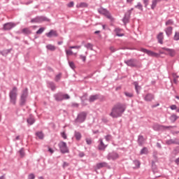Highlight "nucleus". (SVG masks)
I'll return each mask as SVG.
<instances>
[{
	"label": "nucleus",
	"instance_id": "49",
	"mask_svg": "<svg viewBox=\"0 0 179 179\" xmlns=\"http://www.w3.org/2000/svg\"><path fill=\"white\" fill-rule=\"evenodd\" d=\"M71 99V96H69L67 94H63V100H69Z\"/></svg>",
	"mask_w": 179,
	"mask_h": 179
},
{
	"label": "nucleus",
	"instance_id": "53",
	"mask_svg": "<svg viewBox=\"0 0 179 179\" xmlns=\"http://www.w3.org/2000/svg\"><path fill=\"white\" fill-rule=\"evenodd\" d=\"M80 8H87V3H80Z\"/></svg>",
	"mask_w": 179,
	"mask_h": 179
},
{
	"label": "nucleus",
	"instance_id": "37",
	"mask_svg": "<svg viewBox=\"0 0 179 179\" xmlns=\"http://www.w3.org/2000/svg\"><path fill=\"white\" fill-rule=\"evenodd\" d=\"M80 99L82 103H85V100H87V93H85L82 96H80Z\"/></svg>",
	"mask_w": 179,
	"mask_h": 179
},
{
	"label": "nucleus",
	"instance_id": "16",
	"mask_svg": "<svg viewBox=\"0 0 179 179\" xmlns=\"http://www.w3.org/2000/svg\"><path fill=\"white\" fill-rule=\"evenodd\" d=\"M45 36H47L49 38H51V37H58V33L57 31L51 29L48 33L45 34Z\"/></svg>",
	"mask_w": 179,
	"mask_h": 179
},
{
	"label": "nucleus",
	"instance_id": "45",
	"mask_svg": "<svg viewBox=\"0 0 179 179\" xmlns=\"http://www.w3.org/2000/svg\"><path fill=\"white\" fill-rule=\"evenodd\" d=\"M166 26H171V24H174V21L173 20H169L165 23Z\"/></svg>",
	"mask_w": 179,
	"mask_h": 179
},
{
	"label": "nucleus",
	"instance_id": "24",
	"mask_svg": "<svg viewBox=\"0 0 179 179\" xmlns=\"http://www.w3.org/2000/svg\"><path fill=\"white\" fill-rule=\"evenodd\" d=\"M96 100H99V94L91 95L89 99L90 103H93V101H96Z\"/></svg>",
	"mask_w": 179,
	"mask_h": 179
},
{
	"label": "nucleus",
	"instance_id": "10",
	"mask_svg": "<svg viewBox=\"0 0 179 179\" xmlns=\"http://www.w3.org/2000/svg\"><path fill=\"white\" fill-rule=\"evenodd\" d=\"M99 13L101 15H103L104 16H106L108 19H113V17L111 16V14L107 10L106 8H100L98 9Z\"/></svg>",
	"mask_w": 179,
	"mask_h": 179
},
{
	"label": "nucleus",
	"instance_id": "13",
	"mask_svg": "<svg viewBox=\"0 0 179 179\" xmlns=\"http://www.w3.org/2000/svg\"><path fill=\"white\" fill-rule=\"evenodd\" d=\"M161 50H164V51H166L170 57H176V50L174 49H170L169 48H162Z\"/></svg>",
	"mask_w": 179,
	"mask_h": 179
},
{
	"label": "nucleus",
	"instance_id": "17",
	"mask_svg": "<svg viewBox=\"0 0 179 179\" xmlns=\"http://www.w3.org/2000/svg\"><path fill=\"white\" fill-rule=\"evenodd\" d=\"M54 97L56 101H62V100H64V94H62V92H59L54 94Z\"/></svg>",
	"mask_w": 179,
	"mask_h": 179
},
{
	"label": "nucleus",
	"instance_id": "26",
	"mask_svg": "<svg viewBox=\"0 0 179 179\" xmlns=\"http://www.w3.org/2000/svg\"><path fill=\"white\" fill-rule=\"evenodd\" d=\"M27 122L29 125H33V124L36 122V120L34 119V117H33V116L30 115L29 117L27 120Z\"/></svg>",
	"mask_w": 179,
	"mask_h": 179
},
{
	"label": "nucleus",
	"instance_id": "52",
	"mask_svg": "<svg viewBox=\"0 0 179 179\" xmlns=\"http://www.w3.org/2000/svg\"><path fill=\"white\" fill-rule=\"evenodd\" d=\"M34 178H36V176H34V173H30L28 176V179H34Z\"/></svg>",
	"mask_w": 179,
	"mask_h": 179
},
{
	"label": "nucleus",
	"instance_id": "39",
	"mask_svg": "<svg viewBox=\"0 0 179 179\" xmlns=\"http://www.w3.org/2000/svg\"><path fill=\"white\" fill-rule=\"evenodd\" d=\"M135 8H137V9H139L140 10H143V6H142V3L141 2H138L136 6H135Z\"/></svg>",
	"mask_w": 179,
	"mask_h": 179
},
{
	"label": "nucleus",
	"instance_id": "19",
	"mask_svg": "<svg viewBox=\"0 0 179 179\" xmlns=\"http://www.w3.org/2000/svg\"><path fill=\"white\" fill-rule=\"evenodd\" d=\"M106 148H107V145H106L103 142V138H100L99 144L98 145L99 150H106Z\"/></svg>",
	"mask_w": 179,
	"mask_h": 179
},
{
	"label": "nucleus",
	"instance_id": "5",
	"mask_svg": "<svg viewBox=\"0 0 179 179\" xmlns=\"http://www.w3.org/2000/svg\"><path fill=\"white\" fill-rule=\"evenodd\" d=\"M176 126H164L159 124H155L152 126L154 131H165V129H170V128H174Z\"/></svg>",
	"mask_w": 179,
	"mask_h": 179
},
{
	"label": "nucleus",
	"instance_id": "2",
	"mask_svg": "<svg viewBox=\"0 0 179 179\" xmlns=\"http://www.w3.org/2000/svg\"><path fill=\"white\" fill-rule=\"evenodd\" d=\"M10 102L12 104H16V100L17 99V87H13L12 90L9 93Z\"/></svg>",
	"mask_w": 179,
	"mask_h": 179
},
{
	"label": "nucleus",
	"instance_id": "27",
	"mask_svg": "<svg viewBox=\"0 0 179 179\" xmlns=\"http://www.w3.org/2000/svg\"><path fill=\"white\" fill-rule=\"evenodd\" d=\"M161 2V0H152V5H151V9L154 10L155 8L157 6V3Z\"/></svg>",
	"mask_w": 179,
	"mask_h": 179
},
{
	"label": "nucleus",
	"instance_id": "34",
	"mask_svg": "<svg viewBox=\"0 0 179 179\" xmlns=\"http://www.w3.org/2000/svg\"><path fill=\"white\" fill-rule=\"evenodd\" d=\"M36 136H38L39 139H44V134H43V132L41 131L36 132Z\"/></svg>",
	"mask_w": 179,
	"mask_h": 179
},
{
	"label": "nucleus",
	"instance_id": "35",
	"mask_svg": "<svg viewBox=\"0 0 179 179\" xmlns=\"http://www.w3.org/2000/svg\"><path fill=\"white\" fill-rule=\"evenodd\" d=\"M85 48H87L88 50H91V51H93V44L88 43L84 45Z\"/></svg>",
	"mask_w": 179,
	"mask_h": 179
},
{
	"label": "nucleus",
	"instance_id": "12",
	"mask_svg": "<svg viewBox=\"0 0 179 179\" xmlns=\"http://www.w3.org/2000/svg\"><path fill=\"white\" fill-rule=\"evenodd\" d=\"M143 98L145 101L150 102L155 100V95L152 93H148L147 94L143 95Z\"/></svg>",
	"mask_w": 179,
	"mask_h": 179
},
{
	"label": "nucleus",
	"instance_id": "30",
	"mask_svg": "<svg viewBox=\"0 0 179 179\" xmlns=\"http://www.w3.org/2000/svg\"><path fill=\"white\" fill-rule=\"evenodd\" d=\"M169 120L171 122H174L175 121H177L178 120V116L177 115H172L170 117Z\"/></svg>",
	"mask_w": 179,
	"mask_h": 179
},
{
	"label": "nucleus",
	"instance_id": "33",
	"mask_svg": "<svg viewBox=\"0 0 179 179\" xmlns=\"http://www.w3.org/2000/svg\"><path fill=\"white\" fill-rule=\"evenodd\" d=\"M10 51H12V49H8V50L0 52V54H1V55H3V56L8 55L9 52H10Z\"/></svg>",
	"mask_w": 179,
	"mask_h": 179
},
{
	"label": "nucleus",
	"instance_id": "29",
	"mask_svg": "<svg viewBox=\"0 0 179 179\" xmlns=\"http://www.w3.org/2000/svg\"><path fill=\"white\" fill-rule=\"evenodd\" d=\"M47 50H49L50 51H55L56 48L54 45L48 44L46 45Z\"/></svg>",
	"mask_w": 179,
	"mask_h": 179
},
{
	"label": "nucleus",
	"instance_id": "59",
	"mask_svg": "<svg viewBox=\"0 0 179 179\" xmlns=\"http://www.w3.org/2000/svg\"><path fill=\"white\" fill-rule=\"evenodd\" d=\"M143 3L145 6H148L149 5V0H143Z\"/></svg>",
	"mask_w": 179,
	"mask_h": 179
},
{
	"label": "nucleus",
	"instance_id": "38",
	"mask_svg": "<svg viewBox=\"0 0 179 179\" xmlns=\"http://www.w3.org/2000/svg\"><path fill=\"white\" fill-rule=\"evenodd\" d=\"M152 169L154 173H156V170L157 169V167L156 166V164H155V161L152 162Z\"/></svg>",
	"mask_w": 179,
	"mask_h": 179
},
{
	"label": "nucleus",
	"instance_id": "36",
	"mask_svg": "<svg viewBox=\"0 0 179 179\" xmlns=\"http://www.w3.org/2000/svg\"><path fill=\"white\" fill-rule=\"evenodd\" d=\"M129 14L128 15H127V14L124 15L122 21L123 23H128V22H129Z\"/></svg>",
	"mask_w": 179,
	"mask_h": 179
},
{
	"label": "nucleus",
	"instance_id": "55",
	"mask_svg": "<svg viewBox=\"0 0 179 179\" xmlns=\"http://www.w3.org/2000/svg\"><path fill=\"white\" fill-rule=\"evenodd\" d=\"M80 59H82V61H83V62H86V56L80 55Z\"/></svg>",
	"mask_w": 179,
	"mask_h": 179
},
{
	"label": "nucleus",
	"instance_id": "48",
	"mask_svg": "<svg viewBox=\"0 0 179 179\" xmlns=\"http://www.w3.org/2000/svg\"><path fill=\"white\" fill-rule=\"evenodd\" d=\"M66 54L67 56L73 55V52L71 50H66Z\"/></svg>",
	"mask_w": 179,
	"mask_h": 179
},
{
	"label": "nucleus",
	"instance_id": "57",
	"mask_svg": "<svg viewBox=\"0 0 179 179\" xmlns=\"http://www.w3.org/2000/svg\"><path fill=\"white\" fill-rule=\"evenodd\" d=\"M110 50L111 52H115L117 51V49H115L113 46L110 47Z\"/></svg>",
	"mask_w": 179,
	"mask_h": 179
},
{
	"label": "nucleus",
	"instance_id": "60",
	"mask_svg": "<svg viewBox=\"0 0 179 179\" xmlns=\"http://www.w3.org/2000/svg\"><path fill=\"white\" fill-rule=\"evenodd\" d=\"M171 110H177V106L176 105H171L170 106Z\"/></svg>",
	"mask_w": 179,
	"mask_h": 179
},
{
	"label": "nucleus",
	"instance_id": "43",
	"mask_svg": "<svg viewBox=\"0 0 179 179\" xmlns=\"http://www.w3.org/2000/svg\"><path fill=\"white\" fill-rule=\"evenodd\" d=\"M62 76V73H59V74H57L55 77V80L56 82H59V80H61V77Z\"/></svg>",
	"mask_w": 179,
	"mask_h": 179
},
{
	"label": "nucleus",
	"instance_id": "15",
	"mask_svg": "<svg viewBox=\"0 0 179 179\" xmlns=\"http://www.w3.org/2000/svg\"><path fill=\"white\" fill-rule=\"evenodd\" d=\"M166 144L168 145H179V140L178 138H173V139H169L166 141Z\"/></svg>",
	"mask_w": 179,
	"mask_h": 179
},
{
	"label": "nucleus",
	"instance_id": "64",
	"mask_svg": "<svg viewBox=\"0 0 179 179\" xmlns=\"http://www.w3.org/2000/svg\"><path fill=\"white\" fill-rule=\"evenodd\" d=\"M175 163L178 166L179 164V157L175 160Z\"/></svg>",
	"mask_w": 179,
	"mask_h": 179
},
{
	"label": "nucleus",
	"instance_id": "22",
	"mask_svg": "<svg viewBox=\"0 0 179 179\" xmlns=\"http://www.w3.org/2000/svg\"><path fill=\"white\" fill-rule=\"evenodd\" d=\"M165 33L168 37H170L171 34H173V27H169L165 29Z\"/></svg>",
	"mask_w": 179,
	"mask_h": 179
},
{
	"label": "nucleus",
	"instance_id": "62",
	"mask_svg": "<svg viewBox=\"0 0 179 179\" xmlns=\"http://www.w3.org/2000/svg\"><path fill=\"white\" fill-rule=\"evenodd\" d=\"M68 166H69V164H68L67 162H64L63 169H65V167H68Z\"/></svg>",
	"mask_w": 179,
	"mask_h": 179
},
{
	"label": "nucleus",
	"instance_id": "3",
	"mask_svg": "<svg viewBox=\"0 0 179 179\" xmlns=\"http://www.w3.org/2000/svg\"><path fill=\"white\" fill-rule=\"evenodd\" d=\"M29 96V89L25 88L22 90L21 96H20V106H24L26 104V100Z\"/></svg>",
	"mask_w": 179,
	"mask_h": 179
},
{
	"label": "nucleus",
	"instance_id": "40",
	"mask_svg": "<svg viewBox=\"0 0 179 179\" xmlns=\"http://www.w3.org/2000/svg\"><path fill=\"white\" fill-rule=\"evenodd\" d=\"M173 40L175 41H179V32H177V31L175 32V35L173 36Z\"/></svg>",
	"mask_w": 179,
	"mask_h": 179
},
{
	"label": "nucleus",
	"instance_id": "42",
	"mask_svg": "<svg viewBox=\"0 0 179 179\" xmlns=\"http://www.w3.org/2000/svg\"><path fill=\"white\" fill-rule=\"evenodd\" d=\"M105 139H106V142H110V141H111V139H113V136L108 134V135L105 136Z\"/></svg>",
	"mask_w": 179,
	"mask_h": 179
},
{
	"label": "nucleus",
	"instance_id": "47",
	"mask_svg": "<svg viewBox=\"0 0 179 179\" xmlns=\"http://www.w3.org/2000/svg\"><path fill=\"white\" fill-rule=\"evenodd\" d=\"M45 30V28L41 27L37 31L36 34H42V33Z\"/></svg>",
	"mask_w": 179,
	"mask_h": 179
},
{
	"label": "nucleus",
	"instance_id": "8",
	"mask_svg": "<svg viewBox=\"0 0 179 179\" xmlns=\"http://www.w3.org/2000/svg\"><path fill=\"white\" fill-rule=\"evenodd\" d=\"M124 64L130 68H138V60L136 59H129L128 60H124Z\"/></svg>",
	"mask_w": 179,
	"mask_h": 179
},
{
	"label": "nucleus",
	"instance_id": "9",
	"mask_svg": "<svg viewBox=\"0 0 179 179\" xmlns=\"http://www.w3.org/2000/svg\"><path fill=\"white\" fill-rule=\"evenodd\" d=\"M140 51H141V52H144L145 54H147L148 55H149V57H155V58H159L160 57V54L156 53L148 49L141 48Z\"/></svg>",
	"mask_w": 179,
	"mask_h": 179
},
{
	"label": "nucleus",
	"instance_id": "23",
	"mask_svg": "<svg viewBox=\"0 0 179 179\" xmlns=\"http://www.w3.org/2000/svg\"><path fill=\"white\" fill-rule=\"evenodd\" d=\"M157 40H158V43H159V44H163V39L164 38V36H163V32H160L157 37Z\"/></svg>",
	"mask_w": 179,
	"mask_h": 179
},
{
	"label": "nucleus",
	"instance_id": "50",
	"mask_svg": "<svg viewBox=\"0 0 179 179\" xmlns=\"http://www.w3.org/2000/svg\"><path fill=\"white\" fill-rule=\"evenodd\" d=\"M19 153H20L21 157H24V150H23V148H21L20 150Z\"/></svg>",
	"mask_w": 179,
	"mask_h": 179
},
{
	"label": "nucleus",
	"instance_id": "14",
	"mask_svg": "<svg viewBox=\"0 0 179 179\" xmlns=\"http://www.w3.org/2000/svg\"><path fill=\"white\" fill-rule=\"evenodd\" d=\"M16 26V24L13 22H8L3 24V30H10Z\"/></svg>",
	"mask_w": 179,
	"mask_h": 179
},
{
	"label": "nucleus",
	"instance_id": "63",
	"mask_svg": "<svg viewBox=\"0 0 179 179\" xmlns=\"http://www.w3.org/2000/svg\"><path fill=\"white\" fill-rule=\"evenodd\" d=\"M62 137H63L64 139H66V134H65V132L62 133Z\"/></svg>",
	"mask_w": 179,
	"mask_h": 179
},
{
	"label": "nucleus",
	"instance_id": "11",
	"mask_svg": "<svg viewBox=\"0 0 179 179\" xmlns=\"http://www.w3.org/2000/svg\"><path fill=\"white\" fill-rule=\"evenodd\" d=\"M106 157L108 160H117V159L120 157V155H118V153L115 152H110Z\"/></svg>",
	"mask_w": 179,
	"mask_h": 179
},
{
	"label": "nucleus",
	"instance_id": "7",
	"mask_svg": "<svg viewBox=\"0 0 179 179\" xmlns=\"http://www.w3.org/2000/svg\"><path fill=\"white\" fill-rule=\"evenodd\" d=\"M43 22H50V20L45 16H37L31 20V23H43Z\"/></svg>",
	"mask_w": 179,
	"mask_h": 179
},
{
	"label": "nucleus",
	"instance_id": "21",
	"mask_svg": "<svg viewBox=\"0 0 179 179\" xmlns=\"http://www.w3.org/2000/svg\"><path fill=\"white\" fill-rule=\"evenodd\" d=\"M108 164L107 162H100L96 164V169L99 170L100 169H103V167H107Z\"/></svg>",
	"mask_w": 179,
	"mask_h": 179
},
{
	"label": "nucleus",
	"instance_id": "31",
	"mask_svg": "<svg viewBox=\"0 0 179 179\" xmlns=\"http://www.w3.org/2000/svg\"><path fill=\"white\" fill-rule=\"evenodd\" d=\"M149 153V151L148 150V148L144 147L140 152V155H148Z\"/></svg>",
	"mask_w": 179,
	"mask_h": 179
},
{
	"label": "nucleus",
	"instance_id": "18",
	"mask_svg": "<svg viewBox=\"0 0 179 179\" xmlns=\"http://www.w3.org/2000/svg\"><path fill=\"white\" fill-rule=\"evenodd\" d=\"M137 143L138 144V146H143L145 144V137L142 135H139L138 136Z\"/></svg>",
	"mask_w": 179,
	"mask_h": 179
},
{
	"label": "nucleus",
	"instance_id": "25",
	"mask_svg": "<svg viewBox=\"0 0 179 179\" xmlns=\"http://www.w3.org/2000/svg\"><path fill=\"white\" fill-rule=\"evenodd\" d=\"M114 31H115L116 36H117V37H122V36H124V34H120L121 31H122V29L116 28V29H115Z\"/></svg>",
	"mask_w": 179,
	"mask_h": 179
},
{
	"label": "nucleus",
	"instance_id": "56",
	"mask_svg": "<svg viewBox=\"0 0 179 179\" xmlns=\"http://www.w3.org/2000/svg\"><path fill=\"white\" fill-rule=\"evenodd\" d=\"M73 5H74L73 1H71L70 3H69L67 4V6H68L69 8H73Z\"/></svg>",
	"mask_w": 179,
	"mask_h": 179
},
{
	"label": "nucleus",
	"instance_id": "61",
	"mask_svg": "<svg viewBox=\"0 0 179 179\" xmlns=\"http://www.w3.org/2000/svg\"><path fill=\"white\" fill-rule=\"evenodd\" d=\"M72 107H76V108H78V107H79V103H73L71 104Z\"/></svg>",
	"mask_w": 179,
	"mask_h": 179
},
{
	"label": "nucleus",
	"instance_id": "20",
	"mask_svg": "<svg viewBox=\"0 0 179 179\" xmlns=\"http://www.w3.org/2000/svg\"><path fill=\"white\" fill-rule=\"evenodd\" d=\"M133 85H134L135 86V90L137 94H139V92L141 91V89H142V87L139 85V83L137 81L133 83Z\"/></svg>",
	"mask_w": 179,
	"mask_h": 179
},
{
	"label": "nucleus",
	"instance_id": "32",
	"mask_svg": "<svg viewBox=\"0 0 179 179\" xmlns=\"http://www.w3.org/2000/svg\"><path fill=\"white\" fill-rule=\"evenodd\" d=\"M49 87H50L51 90H55L57 89V87L55 86V83L54 82H49L48 83Z\"/></svg>",
	"mask_w": 179,
	"mask_h": 179
},
{
	"label": "nucleus",
	"instance_id": "54",
	"mask_svg": "<svg viewBox=\"0 0 179 179\" xmlns=\"http://www.w3.org/2000/svg\"><path fill=\"white\" fill-rule=\"evenodd\" d=\"M87 145H92V138H86L85 139Z\"/></svg>",
	"mask_w": 179,
	"mask_h": 179
},
{
	"label": "nucleus",
	"instance_id": "51",
	"mask_svg": "<svg viewBox=\"0 0 179 179\" xmlns=\"http://www.w3.org/2000/svg\"><path fill=\"white\" fill-rule=\"evenodd\" d=\"M80 47H81L80 45H76V46H70L69 48L71 50L72 49L80 50Z\"/></svg>",
	"mask_w": 179,
	"mask_h": 179
},
{
	"label": "nucleus",
	"instance_id": "1",
	"mask_svg": "<svg viewBox=\"0 0 179 179\" xmlns=\"http://www.w3.org/2000/svg\"><path fill=\"white\" fill-rule=\"evenodd\" d=\"M125 110H127L125 104L121 103H116L112 108L110 116L112 117V118H119V117H122V114L125 113Z\"/></svg>",
	"mask_w": 179,
	"mask_h": 179
},
{
	"label": "nucleus",
	"instance_id": "58",
	"mask_svg": "<svg viewBox=\"0 0 179 179\" xmlns=\"http://www.w3.org/2000/svg\"><path fill=\"white\" fill-rule=\"evenodd\" d=\"M79 157H85V152H80L78 154Z\"/></svg>",
	"mask_w": 179,
	"mask_h": 179
},
{
	"label": "nucleus",
	"instance_id": "46",
	"mask_svg": "<svg viewBox=\"0 0 179 179\" xmlns=\"http://www.w3.org/2000/svg\"><path fill=\"white\" fill-rule=\"evenodd\" d=\"M69 65L71 69H75L76 66H75V63L73 62H69Z\"/></svg>",
	"mask_w": 179,
	"mask_h": 179
},
{
	"label": "nucleus",
	"instance_id": "4",
	"mask_svg": "<svg viewBox=\"0 0 179 179\" xmlns=\"http://www.w3.org/2000/svg\"><path fill=\"white\" fill-rule=\"evenodd\" d=\"M58 147L61 153H62L63 155H65V153H69V148H68L66 143L61 141L60 143H59Z\"/></svg>",
	"mask_w": 179,
	"mask_h": 179
},
{
	"label": "nucleus",
	"instance_id": "41",
	"mask_svg": "<svg viewBox=\"0 0 179 179\" xmlns=\"http://www.w3.org/2000/svg\"><path fill=\"white\" fill-rule=\"evenodd\" d=\"M134 164L136 166V169H139V167H141V162L138 160H134Z\"/></svg>",
	"mask_w": 179,
	"mask_h": 179
},
{
	"label": "nucleus",
	"instance_id": "6",
	"mask_svg": "<svg viewBox=\"0 0 179 179\" xmlns=\"http://www.w3.org/2000/svg\"><path fill=\"white\" fill-rule=\"evenodd\" d=\"M86 117H87V113L86 112H81L78 115L76 119L75 120V122L82 124V122H85Z\"/></svg>",
	"mask_w": 179,
	"mask_h": 179
},
{
	"label": "nucleus",
	"instance_id": "28",
	"mask_svg": "<svg viewBox=\"0 0 179 179\" xmlns=\"http://www.w3.org/2000/svg\"><path fill=\"white\" fill-rule=\"evenodd\" d=\"M74 136L76 141H80V139H82V134L79 131H75Z\"/></svg>",
	"mask_w": 179,
	"mask_h": 179
},
{
	"label": "nucleus",
	"instance_id": "44",
	"mask_svg": "<svg viewBox=\"0 0 179 179\" xmlns=\"http://www.w3.org/2000/svg\"><path fill=\"white\" fill-rule=\"evenodd\" d=\"M124 95L126 97H134V94L132 92H124Z\"/></svg>",
	"mask_w": 179,
	"mask_h": 179
}]
</instances>
